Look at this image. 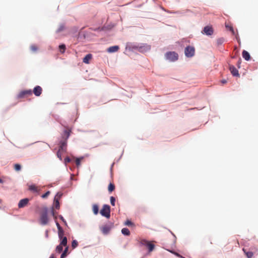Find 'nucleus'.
Here are the masks:
<instances>
[{"label": "nucleus", "instance_id": "obj_1", "mask_svg": "<svg viewBox=\"0 0 258 258\" xmlns=\"http://www.w3.org/2000/svg\"><path fill=\"white\" fill-rule=\"evenodd\" d=\"M49 219L47 216V208H44L40 214V222L41 224L45 225L48 224Z\"/></svg>", "mask_w": 258, "mask_h": 258}, {"label": "nucleus", "instance_id": "obj_2", "mask_svg": "<svg viewBox=\"0 0 258 258\" xmlns=\"http://www.w3.org/2000/svg\"><path fill=\"white\" fill-rule=\"evenodd\" d=\"M101 215L107 218H109L110 216V207L108 205H104L102 209L100 210Z\"/></svg>", "mask_w": 258, "mask_h": 258}, {"label": "nucleus", "instance_id": "obj_3", "mask_svg": "<svg viewBox=\"0 0 258 258\" xmlns=\"http://www.w3.org/2000/svg\"><path fill=\"white\" fill-rule=\"evenodd\" d=\"M134 48L142 53H144L149 51L151 49V46L147 44H142L135 46Z\"/></svg>", "mask_w": 258, "mask_h": 258}, {"label": "nucleus", "instance_id": "obj_4", "mask_svg": "<svg viewBox=\"0 0 258 258\" xmlns=\"http://www.w3.org/2000/svg\"><path fill=\"white\" fill-rule=\"evenodd\" d=\"M140 243L142 245L147 246L149 249V251L151 252L153 250L155 247L154 244H152L150 241L145 239H142L140 241Z\"/></svg>", "mask_w": 258, "mask_h": 258}, {"label": "nucleus", "instance_id": "obj_5", "mask_svg": "<svg viewBox=\"0 0 258 258\" xmlns=\"http://www.w3.org/2000/svg\"><path fill=\"white\" fill-rule=\"evenodd\" d=\"M165 56L167 59L171 61H175L178 59V54L175 52H167Z\"/></svg>", "mask_w": 258, "mask_h": 258}, {"label": "nucleus", "instance_id": "obj_6", "mask_svg": "<svg viewBox=\"0 0 258 258\" xmlns=\"http://www.w3.org/2000/svg\"><path fill=\"white\" fill-rule=\"evenodd\" d=\"M195 49L194 47L188 46L185 48L184 53L186 56L188 57H192L194 55Z\"/></svg>", "mask_w": 258, "mask_h": 258}, {"label": "nucleus", "instance_id": "obj_7", "mask_svg": "<svg viewBox=\"0 0 258 258\" xmlns=\"http://www.w3.org/2000/svg\"><path fill=\"white\" fill-rule=\"evenodd\" d=\"M32 94L31 90H27L21 91L18 95L17 98L19 99L23 98L26 96H30Z\"/></svg>", "mask_w": 258, "mask_h": 258}, {"label": "nucleus", "instance_id": "obj_8", "mask_svg": "<svg viewBox=\"0 0 258 258\" xmlns=\"http://www.w3.org/2000/svg\"><path fill=\"white\" fill-rule=\"evenodd\" d=\"M59 207H60V205H59V201H58L56 199V200L54 199L53 205V207L51 209V213H52V215H53V216L54 217V218H56V216H55L54 211L53 209H54V208H55L56 209H59Z\"/></svg>", "mask_w": 258, "mask_h": 258}, {"label": "nucleus", "instance_id": "obj_9", "mask_svg": "<svg viewBox=\"0 0 258 258\" xmlns=\"http://www.w3.org/2000/svg\"><path fill=\"white\" fill-rule=\"evenodd\" d=\"M29 200L27 198L23 199L21 200L18 204V207L19 208H22L26 206L28 203H29Z\"/></svg>", "mask_w": 258, "mask_h": 258}, {"label": "nucleus", "instance_id": "obj_10", "mask_svg": "<svg viewBox=\"0 0 258 258\" xmlns=\"http://www.w3.org/2000/svg\"><path fill=\"white\" fill-rule=\"evenodd\" d=\"M203 32L207 35H211L213 34V29L211 26H207L204 27Z\"/></svg>", "mask_w": 258, "mask_h": 258}, {"label": "nucleus", "instance_id": "obj_11", "mask_svg": "<svg viewBox=\"0 0 258 258\" xmlns=\"http://www.w3.org/2000/svg\"><path fill=\"white\" fill-rule=\"evenodd\" d=\"M63 140H62L59 143V149L62 150V151H66L67 148V140L66 139H63Z\"/></svg>", "mask_w": 258, "mask_h": 258}, {"label": "nucleus", "instance_id": "obj_12", "mask_svg": "<svg viewBox=\"0 0 258 258\" xmlns=\"http://www.w3.org/2000/svg\"><path fill=\"white\" fill-rule=\"evenodd\" d=\"M42 89L39 86H36L33 89V93L36 96H39L42 93Z\"/></svg>", "mask_w": 258, "mask_h": 258}, {"label": "nucleus", "instance_id": "obj_13", "mask_svg": "<svg viewBox=\"0 0 258 258\" xmlns=\"http://www.w3.org/2000/svg\"><path fill=\"white\" fill-rule=\"evenodd\" d=\"M229 70H230L231 74L234 76H239V73H238V71L233 66H230L229 67Z\"/></svg>", "mask_w": 258, "mask_h": 258}, {"label": "nucleus", "instance_id": "obj_14", "mask_svg": "<svg viewBox=\"0 0 258 258\" xmlns=\"http://www.w3.org/2000/svg\"><path fill=\"white\" fill-rule=\"evenodd\" d=\"M119 48V47L118 46L114 45L108 48L107 51L109 53H113L117 51Z\"/></svg>", "mask_w": 258, "mask_h": 258}, {"label": "nucleus", "instance_id": "obj_15", "mask_svg": "<svg viewBox=\"0 0 258 258\" xmlns=\"http://www.w3.org/2000/svg\"><path fill=\"white\" fill-rule=\"evenodd\" d=\"M111 227L108 225H104L101 228V230L104 234H107L110 230Z\"/></svg>", "mask_w": 258, "mask_h": 258}, {"label": "nucleus", "instance_id": "obj_16", "mask_svg": "<svg viewBox=\"0 0 258 258\" xmlns=\"http://www.w3.org/2000/svg\"><path fill=\"white\" fill-rule=\"evenodd\" d=\"M92 58V55L91 54H88L84 57L83 62L85 63L88 64Z\"/></svg>", "mask_w": 258, "mask_h": 258}, {"label": "nucleus", "instance_id": "obj_17", "mask_svg": "<svg viewBox=\"0 0 258 258\" xmlns=\"http://www.w3.org/2000/svg\"><path fill=\"white\" fill-rule=\"evenodd\" d=\"M29 189L33 192H37L39 191L38 187L34 184L30 185L29 186Z\"/></svg>", "mask_w": 258, "mask_h": 258}, {"label": "nucleus", "instance_id": "obj_18", "mask_svg": "<svg viewBox=\"0 0 258 258\" xmlns=\"http://www.w3.org/2000/svg\"><path fill=\"white\" fill-rule=\"evenodd\" d=\"M242 57L246 60H249L250 58L249 53L246 50H243L242 52Z\"/></svg>", "mask_w": 258, "mask_h": 258}, {"label": "nucleus", "instance_id": "obj_19", "mask_svg": "<svg viewBox=\"0 0 258 258\" xmlns=\"http://www.w3.org/2000/svg\"><path fill=\"white\" fill-rule=\"evenodd\" d=\"M92 210H93V213L95 215H97L98 214V212H99L98 206L96 204H94L92 206Z\"/></svg>", "mask_w": 258, "mask_h": 258}, {"label": "nucleus", "instance_id": "obj_20", "mask_svg": "<svg viewBox=\"0 0 258 258\" xmlns=\"http://www.w3.org/2000/svg\"><path fill=\"white\" fill-rule=\"evenodd\" d=\"M71 130H66L64 131V135L63 136V139H68L70 136V133H71Z\"/></svg>", "mask_w": 258, "mask_h": 258}, {"label": "nucleus", "instance_id": "obj_21", "mask_svg": "<svg viewBox=\"0 0 258 258\" xmlns=\"http://www.w3.org/2000/svg\"><path fill=\"white\" fill-rule=\"evenodd\" d=\"M60 244L61 245H63L64 246H67V238L66 237H64L63 238H62L61 239H60Z\"/></svg>", "mask_w": 258, "mask_h": 258}, {"label": "nucleus", "instance_id": "obj_22", "mask_svg": "<svg viewBox=\"0 0 258 258\" xmlns=\"http://www.w3.org/2000/svg\"><path fill=\"white\" fill-rule=\"evenodd\" d=\"M68 250H69L68 246H66L64 250H63V252L61 254L60 258H64L65 257L67 256L68 252Z\"/></svg>", "mask_w": 258, "mask_h": 258}, {"label": "nucleus", "instance_id": "obj_23", "mask_svg": "<svg viewBox=\"0 0 258 258\" xmlns=\"http://www.w3.org/2000/svg\"><path fill=\"white\" fill-rule=\"evenodd\" d=\"M243 250L247 258H252L253 254L251 251H246L244 248L243 249Z\"/></svg>", "mask_w": 258, "mask_h": 258}, {"label": "nucleus", "instance_id": "obj_24", "mask_svg": "<svg viewBox=\"0 0 258 258\" xmlns=\"http://www.w3.org/2000/svg\"><path fill=\"white\" fill-rule=\"evenodd\" d=\"M121 233L123 235H126V236H128L130 234V230L127 228H124L122 229Z\"/></svg>", "mask_w": 258, "mask_h": 258}, {"label": "nucleus", "instance_id": "obj_25", "mask_svg": "<svg viewBox=\"0 0 258 258\" xmlns=\"http://www.w3.org/2000/svg\"><path fill=\"white\" fill-rule=\"evenodd\" d=\"M115 189V185L113 183H110L108 187V190L109 192H111Z\"/></svg>", "mask_w": 258, "mask_h": 258}, {"label": "nucleus", "instance_id": "obj_26", "mask_svg": "<svg viewBox=\"0 0 258 258\" xmlns=\"http://www.w3.org/2000/svg\"><path fill=\"white\" fill-rule=\"evenodd\" d=\"M63 245H61L59 244L58 245H57L56 247L55 250L56 252L58 253H60L61 251H62L63 250Z\"/></svg>", "mask_w": 258, "mask_h": 258}, {"label": "nucleus", "instance_id": "obj_27", "mask_svg": "<svg viewBox=\"0 0 258 258\" xmlns=\"http://www.w3.org/2000/svg\"><path fill=\"white\" fill-rule=\"evenodd\" d=\"M14 169L16 171H19L21 169V166L19 164H14Z\"/></svg>", "mask_w": 258, "mask_h": 258}, {"label": "nucleus", "instance_id": "obj_28", "mask_svg": "<svg viewBox=\"0 0 258 258\" xmlns=\"http://www.w3.org/2000/svg\"><path fill=\"white\" fill-rule=\"evenodd\" d=\"M30 49L33 52H36L38 50V47L35 44L31 45L30 46Z\"/></svg>", "mask_w": 258, "mask_h": 258}, {"label": "nucleus", "instance_id": "obj_29", "mask_svg": "<svg viewBox=\"0 0 258 258\" xmlns=\"http://www.w3.org/2000/svg\"><path fill=\"white\" fill-rule=\"evenodd\" d=\"M60 51L61 53H64L66 50V45L64 44H61L59 46Z\"/></svg>", "mask_w": 258, "mask_h": 258}, {"label": "nucleus", "instance_id": "obj_30", "mask_svg": "<svg viewBox=\"0 0 258 258\" xmlns=\"http://www.w3.org/2000/svg\"><path fill=\"white\" fill-rule=\"evenodd\" d=\"M63 235H64V232L62 229L60 230V231H58V237L59 239H61L62 238H63Z\"/></svg>", "mask_w": 258, "mask_h": 258}, {"label": "nucleus", "instance_id": "obj_31", "mask_svg": "<svg viewBox=\"0 0 258 258\" xmlns=\"http://www.w3.org/2000/svg\"><path fill=\"white\" fill-rule=\"evenodd\" d=\"M78 245V243L77 240H74L72 243V247L73 248H75Z\"/></svg>", "mask_w": 258, "mask_h": 258}, {"label": "nucleus", "instance_id": "obj_32", "mask_svg": "<svg viewBox=\"0 0 258 258\" xmlns=\"http://www.w3.org/2000/svg\"><path fill=\"white\" fill-rule=\"evenodd\" d=\"M62 196V194L60 192H57V194L55 195L54 197V200H57L58 201H59L60 199L61 198Z\"/></svg>", "mask_w": 258, "mask_h": 258}, {"label": "nucleus", "instance_id": "obj_33", "mask_svg": "<svg viewBox=\"0 0 258 258\" xmlns=\"http://www.w3.org/2000/svg\"><path fill=\"white\" fill-rule=\"evenodd\" d=\"M110 203L112 206H114L115 205V199L113 197H111L110 198Z\"/></svg>", "mask_w": 258, "mask_h": 258}, {"label": "nucleus", "instance_id": "obj_34", "mask_svg": "<svg viewBox=\"0 0 258 258\" xmlns=\"http://www.w3.org/2000/svg\"><path fill=\"white\" fill-rule=\"evenodd\" d=\"M61 151L62 150L58 149V151L57 152V156L60 160H62Z\"/></svg>", "mask_w": 258, "mask_h": 258}, {"label": "nucleus", "instance_id": "obj_35", "mask_svg": "<svg viewBox=\"0 0 258 258\" xmlns=\"http://www.w3.org/2000/svg\"><path fill=\"white\" fill-rule=\"evenodd\" d=\"M50 194V192L49 191H47L46 192H45L44 194L42 195L41 196V197L43 198V199H45Z\"/></svg>", "mask_w": 258, "mask_h": 258}, {"label": "nucleus", "instance_id": "obj_36", "mask_svg": "<svg viewBox=\"0 0 258 258\" xmlns=\"http://www.w3.org/2000/svg\"><path fill=\"white\" fill-rule=\"evenodd\" d=\"M64 29V26L63 25H61L59 27L58 29L57 30V32H60L62 31V30H63Z\"/></svg>", "mask_w": 258, "mask_h": 258}, {"label": "nucleus", "instance_id": "obj_37", "mask_svg": "<svg viewBox=\"0 0 258 258\" xmlns=\"http://www.w3.org/2000/svg\"><path fill=\"white\" fill-rule=\"evenodd\" d=\"M125 225L127 226H132L134 225V224L131 221L128 220L125 222Z\"/></svg>", "mask_w": 258, "mask_h": 258}, {"label": "nucleus", "instance_id": "obj_38", "mask_svg": "<svg viewBox=\"0 0 258 258\" xmlns=\"http://www.w3.org/2000/svg\"><path fill=\"white\" fill-rule=\"evenodd\" d=\"M225 27L229 31H231V28H233L232 26L230 24H225Z\"/></svg>", "mask_w": 258, "mask_h": 258}, {"label": "nucleus", "instance_id": "obj_39", "mask_svg": "<svg viewBox=\"0 0 258 258\" xmlns=\"http://www.w3.org/2000/svg\"><path fill=\"white\" fill-rule=\"evenodd\" d=\"M76 164L78 167L81 164V159L79 158H77L76 159Z\"/></svg>", "mask_w": 258, "mask_h": 258}, {"label": "nucleus", "instance_id": "obj_40", "mask_svg": "<svg viewBox=\"0 0 258 258\" xmlns=\"http://www.w3.org/2000/svg\"><path fill=\"white\" fill-rule=\"evenodd\" d=\"M171 253L174 254L175 255H176L178 257H181V258H184V257H183L182 256H181V255H180L179 253L176 252H174L173 251H170Z\"/></svg>", "mask_w": 258, "mask_h": 258}, {"label": "nucleus", "instance_id": "obj_41", "mask_svg": "<svg viewBox=\"0 0 258 258\" xmlns=\"http://www.w3.org/2000/svg\"><path fill=\"white\" fill-rule=\"evenodd\" d=\"M232 34V35H235L236 36V39H237V34H236L235 32L234 31L233 28H231V31H230Z\"/></svg>", "mask_w": 258, "mask_h": 258}, {"label": "nucleus", "instance_id": "obj_42", "mask_svg": "<svg viewBox=\"0 0 258 258\" xmlns=\"http://www.w3.org/2000/svg\"><path fill=\"white\" fill-rule=\"evenodd\" d=\"M71 161V159L69 157H66L64 159V162H65L66 164H67V163L70 162Z\"/></svg>", "mask_w": 258, "mask_h": 258}, {"label": "nucleus", "instance_id": "obj_43", "mask_svg": "<svg viewBox=\"0 0 258 258\" xmlns=\"http://www.w3.org/2000/svg\"><path fill=\"white\" fill-rule=\"evenodd\" d=\"M56 225L57 226L58 231H60V230L62 229L61 226L57 222H56Z\"/></svg>", "mask_w": 258, "mask_h": 258}, {"label": "nucleus", "instance_id": "obj_44", "mask_svg": "<svg viewBox=\"0 0 258 258\" xmlns=\"http://www.w3.org/2000/svg\"><path fill=\"white\" fill-rule=\"evenodd\" d=\"M59 217V218L62 220V221L65 224H66V221H65L63 217L61 215H60Z\"/></svg>", "mask_w": 258, "mask_h": 258}, {"label": "nucleus", "instance_id": "obj_45", "mask_svg": "<svg viewBox=\"0 0 258 258\" xmlns=\"http://www.w3.org/2000/svg\"><path fill=\"white\" fill-rule=\"evenodd\" d=\"M221 83L222 84H225V83H227V81L226 80H223L221 81Z\"/></svg>", "mask_w": 258, "mask_h": 258}, {"label": "nucleus", "instance_id": "obj_46", "mask_svg": "<svg viewBox=\"0 0 258 258\" xmlns=\"http://www.w3.org/2000/svg\"><path fill=\"white\" fill-rule=\"evenodd\" d=\"M49 258H54V256L53 254H52L50 255V256L49 257Z\"/></svg>", "mask_w": 258, "mask_h": 258}, {"label": "nucleus", "instance_id": "obj_47", "mask_svg": "<svg viewBox=\"0 0 258 258\" xmlns=\"http://www.w3.org/2000/svg\"><path fill=\"white\" fill-rule=\"evenodd\" d=\"M3 180L0 178V183H3Z\"/></svg>", "mask_w": 258, "mask_h": 258}]
</instances>
